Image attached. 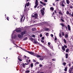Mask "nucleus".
<instances>
[{"instance_id":"nucleus-1","label":"nucleus","mask_w":73,"mask_h":73,"mask_svg":"<svg viewBox=\"0 0 73 73\" xmlns=\"http://www.w3.org/2000/svg\"><path fill=\"white\" fill-rule=\"evenodd\" d=\"M21 35L20 34H19L18 35V37L19 38H23L24 37H25V35H26V32H23L21 33Z\"/></svg>"},{"instance_id":"nucleus-2","label":"nucleus","mask_w":73,"mask_h":73,"mask_svg":"<svg viewBox=\"0 0 73 73\" xmlns=\"http://www.w3.org/2000/svg\"><path fill=\"white\" fill-rule=\"evenodd\" d=\"M26 52H27L28 53H29V54H31V55H34V56H36L37 57H40L41 56L40 55H36L37 54H35L34 52H29L28 51H27V50H26Z\"/></svg>"},{"instance_id":"nucleus-3","label":"nucleus","mask_w":73,"mask_h":73,"mask_svg":"<svg viewBox=\"0 0 73 73\" xmlns=\"http://www.w3.org/2000/svg\"><path fill=\"white\" fill-rule=\"evenodd\" d=\"M15 31H14L12 35V38L15 39L16 37V33H15Z\"/></svg>"},{"instance_id":"nucleus-4","label":"nucleus","mask_w":73,"mask_h":73,"mask_svg":"<svg viewBox=\"0 0 73 73\" xmlns=\"http://www.w3.org/2000/svg\"><path fill=\"white\" fill-rule=\"evenodd\" d=\"M37 17L38 16H37V14H35L34 15H32L31 17V20H32V19H37Z\"/></svg>"},{"instance_id":"nucleus-5","label":"nucleus","mask_w":73,"mask_h":73,"mask_svg":"<svg viewBox=\"0 0 73 73\" xmlns=\"http://www.w3.org/2000/svg\"><path fill=\"white\" fill-rule=\"evenodd\" d=\"M48 46L50 47L52 49H53V46H52V45L50 44V43L48 42Z\"/></svg>"},{"instance_id":"nucleus-6","label":"nucleus","mask_w":73,"mask_h":73,"mask_svg":"<svg viewBox=\"0 0 73 73\" xmlns=\"http://www.w3.org/2000/svg\"><path fill=\"white\" fill-rule=\"evenodd\" d=\"M61 34H62V36H64V32H62V33H59V37H60V38H61V37H62V35H61Z\"/></svg>"},{"instance_id":"nucleus-7","label":"nucleus","mask_w":73,"mask_h":73,"mask_svg":"<svg viewBox=\"0 0 73 73\" xmlns=\"http://www.w3.org/2000/svg\"><path fill=\"white\" fill-rule=\"evenodd\" d=\"M35 4L36 5L34 6V8H36L37 7V6L38 5V1H37V0H36Z\"/></svg>"},{"instance_id":"nucleus-8","label":"nucleus","mask_w":73,"mask_h":73,"mask_svg":"<svg viewBox=\"0 0 73 73\" xmlns=\"http://www.w3.org/2000/svg\"><path fill=\"white\" fill-rule=\"evenodd\" d=\"M24 15H22V16H21V17H22L21 19V22L22 21H24V20L25 19V17H24V19L23 20H22V19H23V17H24Z\"/></svg>"},{"instance_id":"nucleus-9","label":"nucleus","mask_w":73,"mask_h":73,"mask_svg":"<svg viewBox=\"0 0 73 73\" xmlns=\"http://www.w3.org/2000/svg\"><path fill=\"white\" fill-rule=\"evenodd\" d=\"M29 10L28 9H24V12H25V13H28V11Z\"/></svg>"},{"instance_id":"nucleus-10","label":"nucleus","mask_w":73,"mask_h":73,"mask_svg":"<svg viewBox=\"0 0 73 73\" xmlns=\"http://www.w3.org/2000/svg\"><path fill=\"white\" fill-rule=\"evenodd\" d=\"M16 31L17 32H20L21 31V30L20 29H17L16 30Z\"/></svg>"},{"instance_id":"nucleus-11","label":"nucleus","mask_w":73,"mask_h":73,"mask_svg":"<svg viewBox=\"0 0 73 73\" xmlns=\"http://www.w3.org/2000/svg\"><path fill=\"white\" fill-rule=\"evenodd\" d=\"M40 12L42 15V16H44V11L43 10H40Z\"/></svg>"},{"instance_id":"nucleus-12","label":"nucleus","mask_w":73,"mask_h":73,"mask_svg":"<svg viewBox=\"0 0 73 73\" xmlns=\"http://www.w3.org/2000/svg\"><path fill=\"white\" fill-rule=\"evenodd\" d=\"M58 13L60 15H63L62 11H61L60 10H59V11Z\"/></svg>"},{"instance_id":"nucleus-13","label":"nucleus","mask_w":73,"mask_h":73,"mask_svg":"<svg viewBox=\"0 0 73 73\" xmlns=\"http://www.w3.org/2000/svg\"><path fill=\"white\" fill-rule=\"evenodd\" d=\"M21 68H25V64H21Z\"/></svg>"},{"instance_id":"nucleus-14","label":"nucleus","mask_w":73,"mask_h":73,"mask_svg":"<svg viewBox=\"0 0 73 73\" xmlns=\"http://www.w3.org/2000/svg\"><path fill=\"white\" fill-rule=\"evenodd\" d=\"M29 5V2H28V3L27 4H26L25 5V7L26 8V7H27H27H28Z\"/></svg>"},{"instance_id":"nucleus-15","label":"nucleus","mask_w":73,"mask_h":73,"mask_svg":"<svg viewBox=\"0 0 73 73\" xmlns=\"http://www.w3.org/2000/svg\"><path fill=\"white\" fill-rule=\"evenodd\" d=\"M40 3L41 4H43V5H46L45 3H43L41 1H40Z\"/></svg>"},{"instance_id":"nucleus-16","label":"nucleus","mask_w":73,"mask_h":73,"mask_svg":"<svg viewBox=\"0 0 73 73\" xmlns=\"http://www.w3.org/2000/svg\"><path fill=\"white\" fill-rule=\"evenodd\" d=\"M68 28L69 31H70V27L69 25H68Z\"/></svg>"},{"instance_id":"nucleus-17","label":"nucleus","mask_w":73,"mask_h":73,"mask_svg":"<svg viewBox=\"0 0 73 73\" xmlns=\"http://www.w3.org/2000/svg\"><path fill=\"white\" fill-rule=\"evenodd\" d=\"M66 2L68 4H69L70 3V1L69 0H66Z\"/></svg>"},{"instance_id":"nucleus-18","label":"nucleus","mask_w":73,"mask_h":73,"mask_svg":"<svg viewBox=\"0 0 73 73\" xmlns=\"http://www.w3.org/2000/svg\"><path fill=\"white\" fill-rule=\"evenodd\" d=\"M50 10L51 11H53L54 10V8L53 7H51L50 8Z\"/></svg>"},{"instance_id":"nucleus-19","label":"nucleus","mask_w":73,"mask_h":73,"mask_svg":"<svg viewBox=\"0 0 73 73\" xmlns=\"http://www.w3.org/2000/svg\"><path fill=\"white\" fill-rule=\"evenodd\" d=\"M62 50H64V51H65V48L64 47V46H62Z\"/></svg>"},{"instance_id":"nucleus-20","label":"nucleus","mask_w":73,"mask_h":73,"mask_svg":"<svg viewBox=\"0 0 73 73\" xmlns=\"http://www.w3.org/2000/svg\"><path fill=\"white\" fill-rule=\"evenodd\" d=\"M32 30L33 31H35L36 30V28H32Z\"/></svg>"},{"instance_id":"nucleus-21","label":"nucleus","mask_w":73,"mask_h":73,"mask_svg":"<svg viewBox=\"0 0 73 73\" xmlns=\"http://www.w3.org/2000/svg\"><path fill=\"white\" fill-rule=\"evenodd\" d=\"M44 30H45V31H49V29L46 28H44Z\"/></svg>"},{"instance_id":"nucleus-22","label":"nucleus","mask_w":73,"mask_h":73,"mask_svg":"<svg viewBox=\"0 0 73 73\" xmlns=\"http://www.w3.org/2000/svg\"><path fill=\"white\" fill-rule=\"evenodd\" d=\"M18 60L20 61H22V60L20 58V56H19V57H18Z\"/></svg>"},{"instance_id":"nucleus-23","label":"nucleus","mask_w":73,"mask_h":73,"mask_svg":"<svg viewBox=\"0 0 73 73\" xmlns=\"http://www.w3.org/2000/svg\"><path fill=\"white\" fill-rule=\"evenodd\" d=\"M64 37L65 38H67L68 37V35L67 34H66L64 36Z\"/></svg>"},{"instance_id":"nucleus-24","label":"nucleus","mask_w":73,"mask_h":73,"mask_svg":"<svg viewBox=\"0 0 73 73\" xmlns=\"http://www.w3.org/2000/svg\"><path fill=\"white\" fill-rule=\"evenodd\" d=\"M63 41H64V42L65 44H66V40H65V39H63Z\"/></svg>"},{"instance_id":"nucleus-25","label":"nucleus","mask_w":73,"mask_h":73,"mask_svg":"<svg viewBox=\"0 0 73 73\" xmlns=\"http://www.w3.org/2000/svg\"><path fill=\"white\" fill-rule=\"evenodd\" d=\"M62 64L63 65H64V66H65L66 65V63H65V62H64L62 63Z\"/></svg>"},{"instance_id":"nucleus-26","label":"nucleus","mask_w":73,"mask_h":73,"mask_svg":"<svg viewBox=\"0 0 73 73\" xmlns=\"http://www.w3.org/2000/svg\"><path fill=\"white\" fill-rule=\"evenodd\" d=\"M68 54H66V58H68Z\"/></svg>"},{"instance_id":"nucleus-27","label":"nucleus","mask_w":73,"mask_h":73,"mask_svg":"<svg viewBox=\"0 0 73 73\" xmlns=\"http://www.w3.org/2000/svg\"><path fill=\"white\" fill-rule=\"evenodd\" d=\"M66 13L67 15H69V12L68 11H67L66 12Z\"/></svg>"},{"instance_id":"nucleus-28","label":"nucleus","mask_w":73,"mask_h":73,"mask_svg":"<svg viewBox=\"0 0 73 73\" xmlns=\"http://www.w3.org/2000/svg\"><path fill=\"white\" fill-rule=\"evenodd\" d=\"M61 5H62V7H64V4L63 3H62V2Z\"/></svg>"},{"instance_id":"nucleus-29","label":"nucleus","mask_w":73,"mask_h":73,"mask_svg":"<svg viewBox=\"0 0 73 73\" xmlns=\"http://www.w3.org/2000/svg\"><path fill=\"white\" fill-rule=\"evenodd\" d=\"M71 72H72V70H71V69H70L69 70V73H71Z\"/></svg>"},{"instance_id":"nucleus-30","label":"nucleus","mask_w":73,"mask_h":73,"mask_svg":"<svg viewBox=\"0 0 73 73\" xmlns=\"http://www.w3.org/2000/svg\"><path fill=\"white\" fill-rule=\"evenodd\" d=\"M27 38H28L27 37H25V39H23V40H27Z\"/></svg>"},{"instance_id":"nucleus-31","label":"nucleus","mask_w":73,"mask_h":73,"mask_svg":"<svg viewBox=\"0 0 73 73\" xmlns=\"http://www.w3.org/2000/svg\"><path fill=\"white\" fill-rule=\"evenodd\" d=\"M64 70L66 72L67 71V68L66 67H65V68L64 69Z\"/></svg>"},{"instance_id":"nucleus-32","label":"nucleus","mask_w":73,"mask_h":73,"mask_svg":"<svg viewBox=\"0 0 73 73\" xmlns=\"http://www.w3.org/2000/svg\"><path fill=\"white\" fill-rule=\"evenodd\" d=\"M46 36H48V35H49V33H46Z\"/></svg>"},{"instance_id":"nucleus-33","label":"nucleus","mask_w":73,"mask_h":73,"mask_svg":"<svg viewBox=\"0 0 73 73\" xmlns=\"http://www.w3.org/2000/svg\"><path fill=\"white\" fill-rule=\"evenodd\" d=\"M60 24L62 26V27H64V24H63V23H60Z\"/></svg>"},{"instance_id":"nucleus-34","label":"nucleus","mask_w":73,"mask_h":73,"mask_svg":"<svg viewBox=\"0 0 73 73\" xmlns=\"http://www.w3.org/2000/svg\"><path fill=\"white\" fill-rule=\"evenodd\" d=\"M40 60H41V61H42L43 60V58H39Z\"/></svg>"},{"instance_id":"nucleus-35","label":"nucleus","mask_w":73,"mask_h":73,"mask_svg":"<svg viewBox=\"0 0 73 73\" xmlns=\"http://www.w3.org/2000/svg\"><path fill=\"white\" fill-rule=\"evenodd\" d=\"M33 66V63H31V67H32Z\"/></svg>"},{"instance_id":"nucleus-36","label":"nucleus","mask_w":73,"mask_h":73,"mask_svg":"<svg viewBox=\"0 0 73 73\" xmlns=\"http://www.w3.org/2000/svg\"><path fill=\"white\" fill-rule=\"evenodd\" d=\"M69 52V49H67L66 50V52Z\"/></svg>"},{"instance_id":"nucleus-37","label":"nucleus","mask_w":73,"mask_h":73,"mask_svg":"<svg viewBox=\"0 0 73 73\" xmlns=\"http://www.w3.org/2000/svg\"><path fill=\"white\" fill-rule=\"evenodd\" d=\"M25 72H26V73H29V70H27L25 71Z\"/></svg>"},{"instance_id":"nucleus-38","label":"nucleus","mask_w":73,"mask_h":73,"mask_svg":"<svg viewBox=\"0 0 73 73\" xmlns=\"http://www.w3.org/2000/svg\"><path fill=\"white\" fill-rule=\"evenodd\" d=\"M24 64H25V65H28L29 64V63H25Z\"/></svg>"},{"instance_id":"nucleus-39","label":"nucleus","mask_w":73,"mask_h":73,"mask_svg":"<svg viewBox=\"0 0 73 73\" xmlns=\"http://www.w3.org/2000/svg\"><path fill=\"white\" fill-rule=\"evenodd\" d=\"M44 37H43L42 38V40H44Z\"/></svg>"},{"instance_id":"nucleus-40","label":"nucleus","mask_w":73,"mask_h":73,"mask_svg":"<svg viewBox=\"0 0 73 73\" xmlns=\"http://www.w3.org/2000/svg\"><path fill=\"white\" fill-rule=\"evenodd\" d=\"M7 20H8V21H9V17H8L7 18Z\"/></svg>"},{"instance_id":"nucleus-41","label":"nucleus","mask_w":73,"mask_h":73,"mask_svg":"<svg viewBox=\"0 0 73 73\" xmlns=\"http://www.w3.org/2000/svg\"><path fill=\"white\" fill-rule=\"evenodd\" d=\"M64 46L65 48H67V46H66V45H64Z\"/></svg>"},{"instance_id":"nucleus-42","label":"nucleus","mask_w":73,"mask_h":73,"mask_svg":"<svg viewBox=\"0 0 73 73\" xmlns=\"http://www.w3.org/2000/svg\"><path fill=\"white\" fill-rule=\"evenodd\" d=\"M34 43L35 44H37V41H34Z\"/></svg>"},{"instance_id":"nucleus-43","label":"nucleus","mask_w":73,"mask_h":73,"mask_svg":"<svg viewBox=\"0 0 73 73\" xmlns=\"http://www.w3.org/2000/svg\"><path fill=\"white\" fill-rule=\"evenodd\" d=\"M32 37H35V35H33L32 36H31Z\"/></svg>"},{"instance_id":"nucleus-44","label":"nucleus","mask_w":73,"mask_h":73,"mask_svg":"<svg viewBox=\"0 0 73 73\" xmlns=\"http://www.w3.org/2000/svg\"><path fill=\"white\" fill-rule=\"evenodd\" d=\"M41 41L42 42H44V41L42 40H41Z\"/></svg>"},{"instance_id":"nucleus-45","label":"nucleus","mask_w":73,"mask_h":73,"mask_svg":"<svg viewBox=\"0 0 73 73\" xmlns=\"http://www.w3.org/2000/svg\"><path fill=\"white\" fill-rule=\"evenodd\" d=\"M40 37H42V34H40Z\"/></svg>"},{"instance_id":"nucleus-46","label":"nucleus","mask_w":73,"mask_h":73,"mask_svg":"<svg viewBox=\"0 0 73 73\" xmlns=\"http://www.w3.org/2000/svg\"><path fill=\"white\" fill-rule=\"evenodd\" d=\"M33 62H36V61L34 59H33Z\"/></svg>"},{"instance_id":"nucleus-47","label":"nucleus","mask_w":73,"mask_h":73,"mask_svg":"<svg viewBox=\"0 0 73 73\" xmlns=\"http://www.w3.org/2000/svg\"><path fill=\"white\" fill-rule=\"evenodd\" d=\"M70 8H72V9L73 8V6H70Z\"/></svg>"},{"instance_id":"nucleus-48","label":"nucleus","mask_w":73,"mask_h":73,"mask_svg":"<svg viewBox=\"0 0 73 73\" xmlns=\"http://www.w3.org/2000/svg\"><path fill=\"white\" fill-rule=\"evenodd\" d=\"M39 66H40L41 67L42 66V65L41 64H40L39 65Z\"/></svg>"},{"instance_id":"nucleus-49","label":"nucleus","mask_w":73,"mask_h":73,"mask_svg":"<svg viewBox=\"0 0 73 73\" xmlns=\"http://www.w3.org/2000/svg\"><path fill=\"white\" fill-rule=\"evenodd\" d=\"M50 36H52V37H53V35L52 34H51L50 35Z\"/></svg>"},{"instance_id":"nucleus-50","label":"nucleus","mask_w":73,"mask_h":73,"mask_svg":"<svg viewBox=\"0 0 73 73\" xmlns=\"http://www.w3.org/2000/svg\"><path fill=\"white\" fill-rule=\"evenodd\" d=\"M55 40H57V37H55Z\"/></svg>"},{"instance_id":"nucleus-51","label":"nucleus","mask_w":73,"mask_h":73,"mask_svg":"<svg viewBox=\"0 0 73 73\" xmlns=\"http://www.w3.org/2000/svg\"><path fill=\"white\" fill-rule=\"evenodd\" d=\"M71 16H72V17H73V12L72 13V14L71 15Z\"/></svg>"},{"instance_id":"nucleus-52","label":"nucleus","mask_w":73,"mask_h":73,"mask_svg":"<svg viewBox=\"0 0 73 73\" xmlns=\"http://www.w3.org/2000/svg\"><path fill=\"white\" fill-rule=\"evenodd\" d=\"M44 1L45 2H47V1H47V0H44Z\"/></svg>"},{"instance_id":"nucleus-53","label":"nucleus","mask_w":73,"mask_h":73,"mask_svg":"<svg viewBox=\"0 0 73 73\" xmlns=\"http://www.w3.org/2000/svg\"><path fill=\"white\" fill-rule=\"evenodd\" d=\"M52 60L53 61H55L56 60V59H52Z\"/></svg>"},{"instance_id":"nucleus-54","label":"nucleus","mask_w":73,"mask_h":73,"mask_svg":"<svg viewBox=\"0 0 73 73\" xmlns=\"http://www.w3.org/2000/svg\"><path fill=\"white\" fill-rule=\"evenodd\" d=\"M61 20L62 21H63V22H64V20H63L62 19H61Z\"/></svg>"},{"instance_id":"nucleus-55","label":"nucleus","mask_w":73,"mask_h":73,"mask_svg":"<svg viewBox=\"0 0 73 73\" xmlns=\"http://www.w3.org/2000/svg\"><path fill=\"white\" fill-rule=\"evenodd\" d=\"M40 7V6H38L37 7V8H39Z\"/></svg>"},{"instance_id":"nucleus-56","label":"nucleus","mask_w":73,"mask_h":73,"mask_svg":"<svg viewBox=\"0 0 73 73\" xmlns=\"http://www.w3.org/2000/svg\"><path fill=\"white\" fill-rule=\"evenodd\" d=\"M69 66H71V64H69Z\"/></svg>"},{"instance_id":"nucleus-57","label":"nucleus","mask_w":73,"mask_h":73,"mask_svg":"<svg viewBox=\"0 0 73 73\" xmlns=\"http://www.w3.org/2000/svg\"><path fill=\"white\" fill-rule=\"evenodd\" d=\"M71 69H73V66L72 67V68H71Z\"/></svg>"},{"instance_id":"nucleus-58","label":"nucleus","mask_w":73,"mask_h":73,"mask_svg":"<svg viewBox=\"0 0 73 73\" xmlns=\"http://www.w3.org/2000/svg\"><path fill=\"white\" fill-rule=\"evenodd\" d=\"M62 62H64V59L63 58H62Z\"/></svg>"},{"instance_id":"nucleus-59","label":"nucleus","mask_w":73,"mask_h":73,"mask_svg":"<svg viewBox=\"0 0 73 73\" xmlns=\"http://www.w3.org/2000/svg\"><path fill=\"white\" fill-rule=\"evenodd\" d=\"M24 57H25V58H27V56H24Z\"/></svg>"},{"instance_id":"nucleus-60","label":"nucleus","mask_w":73,"mask_h":73,"mask_svg":"<svg viewBox=\"0 0 73 73\" xmlns=\"http://www.w3.org/2000/svg\"><path fill=\"white\" fill-rule=\"evenodd\" d=\"M39 63H38V62H36V64H39Z\"/></svg>"},{"instance_id":"nucleus-61","label":"nucleus","mask_w":73,"mask_h":73,"mask_svg":"<svg viewBox=\"0 0 73 73\" xmlns=\"http://www.w3.org/2000/svg\"><path fill=\"white\" fill-rule=\"evenodd\" d=\"M63 1L64 3H65V1H64L63 0Z\"/></svg>"},{"instance_id":"nucleus-62","label":"nucleus","mask_w":73,"mask_h":73,"mask_svg":"<svg viewBox=\"0 0 73 73\" xmlns=\"http://www.w3.org/2000/svg\"><path fill=\"white\" fill-rule=\"evenodd\" d=\"M29 59V58L28 57H27V59Z\"/></svg>"},{"instance_id":"nucleus-63","label":"nucleus","mask_w":73,"mask_h":73,"mask_svg":"<svg viewBox=\"0 0 73 73\" xmlns=\"http://www.w3.org/2000/svg\"><path fill=\"white\" fill-rule=\"evenodd\" d=\"M29 62H31V60H29Z\"/></svg>"},{"instance_id":"nucleus-64","label":"nucleus","mask_w":73,"mask_h":73,"mask_svg":"<svg viewBox=\"0 0 73 73\" xmlns=\"http://www.w3.org/2000/svg\"><path fill=\"white\" fill-rule=\"evenodd\" d=\"M15 19H16L17 20V18H15Z\"/></svg>"}]
</instances>
